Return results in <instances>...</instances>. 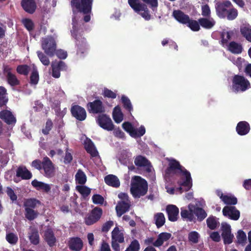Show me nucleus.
<instances>
[{
    "mask_svg": "<svg viewBox=\"0 0 251 251\" xmlns=\"http://www.w3.org/2000/svg\"><path fill=\"white\" fill-rule=\"evenodd\" d=\"M175 176L179 177V179L177 181L179 187L168 189L167 192L169 194H174L176 192L181 194L188 191L191 188L192 179L190 173L181 166L178 161L172 159L170 160L168 167L165 170V178L170 181L172 177Z\"/></svg>",
    "mask_w": 251,
    "mask_h": 251,
    "instance_id": "f257e3e1",
    "label": "nucleus"
},
{
    "mask_svg": "<svg viewBox=\"0 0 251 251\" xmlns=\"http://www.w3.org/2000/svg\"><path fill=\"white\" fill-rule=\"evenodd\" d=\"M147 181L140 176L132 177L130 183V192L134 198H140L145 196L148 192Z\"/></svg>",
    "mask_w": 251,
    "mask_h": 251,
    "instance_id": "f03ea898",
    "label": "nucleus"
},
{
    "mask_svg": "<svg viewBox=\"0 0 251 251\" xmlns=\"http://www.w3.org/2000/svg\"><path fill=\"white\" fill-rule=\"evenodd\" d=\"M232 90L236 92H244L251 87L249 81L243 75H234L232 78Z\"/></svg>",
    "mask_w": 251,
    "mask_h": 251,
    "instance_id": "7ed1b4c3",
    "label": "nucleus"
},
{
    "mask_svg": "<svg viewBox=\"0 0 251 251\" xmlns=\"http://www.w3.org/2000/svg\"><path fill=\"white\" fill-rule=\"evenodd\" d=\"M42 49L45 53L50 57L54 55L57 48L55 39L52 36H48L43 38L41 41Z\"/></svg>",
    "mask_w": 251,
    "mask_h": 251,
    "instance_id": "20e7f679",
    "label": "nucleus"
},
{
    "mask_svg": "<svg viewBox=\"0 0 251 251\" xmlns=\"http://www.w3.org/2000/svg\"><path fill=\"white\" fill-rule=\"evenodd\" d=\"M98 125L104 130L112 131L114 129V125L111 118L105 114H100L96 118Z\"/></svg>",
    "mask_w": 251,
    "mask_h": 251,
    "instance_id": "39448f33",
    "label": "nucleus"
},
{
    "mask_svg": "<svg viewBox=\"0 0 251 251\" xmlns=\"http://www.w3.org/2000/svg\"><path fill=\"white\" fill-rule=\"evenodd\" d=\"M231 7L232 4L228 0L217 2L215 4L217 15L220 18H226L228 9Z\"/></svg>",
    "mask_w": 251,
    "mask_h": 251,
    "instance_id": "423d86ee",
    "label": "nucleus"
},
{
    "mask_svg": "<svg viewBox=\"0 0 251 251\" xmlns=\"http://www.w3.org/2000/svg\"><path fill=\"white\" fill-rule=\"evenodd\" d=\"M86 108L89 113L102 114L105 112V107L102 101L99 99L94 100L92 102H89L86 105Z\"/></svg>",
    "mask_w": 251,
    "mask_h": 251,
    "instance_id": "0eeeda50",
    "label": "nucleus"
},
{
    "mask_svg": "<svg viewBox=\"0 0 251 251\" xmlns=\"http://www.w3.org/2000/svg\"><path fill=\"white\" fill-rule=\"evenodd\" d=\"M44 176L48 178L53 177L55 174V168L50 159L47 156L43 159V168Z\"/></svg>",
    "mask_w": 251,
    "mask_h": 251,
    "instance_id": "6e6552de",
    "label": "nucleus"
},
{
    "mask_svg": "<svg viewBox=\"0 0 251 251\" xmlns=\"http://www.w3.org/2000/svg\"><path fill=\"white\" fill-rule=\"evenodd\" d=\"M93 0H78L75 2L73 7L83 14H90L91 12Z\"/></svg>",
    "mask_w": 251,
    "mask_h": 251,
    "instance_id": "1a4fd4ad",
    "label": "nucleus"
},
{
    "mask_svg": "<svg viewBox=\"0 0 251 251\" xmlns=\"http://www.w3.org/2000/svg\"><path fill=\"white\" fill-rule=\"evenodd\" d=\"M102 210L101 208L96 207L91 212L90 214L85 219V223L88 226L93 225L97 222L101 217Z\"/></svg>",
    "mask_w": 251,
    "mask_h": 251,
    "instance_id": "9d476101",
    "label": "nucleus"
},
{
    "mask_svg": "<svg viewBox=\"0 0 251 251\" xmlns=\"http://www.w3.org/2000/svg\"><path fill=\"white\" fill-rule=\"evenodd\" d=\"M52 77L58 78L60 76V72L65 71L67 70V66L62 61H54L51 63Z\"/></svg>",
    "mask_w": 251,
    "mask_h": 251,
    "instance_id": "9b49d317",
    "label": "nucleus"
},
{
    "mask_svg": "<svg viewBox=\"0 0 251 251\" xmlns=\"http://www.w3.org/2000/svg\"><path fill=\"white\" fill-rule=\"evenodd\" d=\"M222 237L225 244H230L233 241L234 235L231 234V226L226 223H222Z\"/></svg>",
    "mask_w": 251,
    "mask_h": 251,
    "instance_id": "f8f14e48",
    "label": "nucleus"
},
{
    "mask_svg": "<svg viewBox=\"0 0 251 251\" xmlns=\"http://www.w3.org/2000/svg\"><path fill=\"white\" fill-rule=\"evenodd\" d=\"M0 119L7 125L13 126L17 122V119L13 113L8 110L4 109L0 111Z\"/></svg>",
    "mask_w": 251,
    "mask_h": 251,
    "instance_id": "ddd939ff",
    "label": "nucleus"
},
{
    "mask_svg": "<svg viewBox=\"0 0 251 251\" xmlns=\"http://www.w3.org/2000/svg\"><path fill=\"white\" fill-rule=\"evenodd\" d=\"M134 163L136 166L140 168H144L147 173L151 172L152 166L151 162L145 156L139 155L134 159Z\"/></svg>",
    "mask_w": 251,
    "mask_h": 251,
    "instance_id": "4468645a",
    "label": "nucleus"
},
{
    "mask_svg": "<svg viewBox=\"0 0 251 251\" xmlns=\"http://www.w3.org/2000/svg\"><path fill=\"white\" fill-rule=\"evenodd\" d=\"M70 111L72 116L78 121H82L86 118V110L80 105H72Z\"/></svg>",
    "mask_w": 251,
    "mask_h": 251,
    "instance_id": "2eb2a0df",
    "label": "nucleus"
},
{
    "mask_svg": "<svg viewBox=\"0 0 251 251\" xmlns=\"http://www.w3.org/2000/svg\"><path fill=\"white\" fill-rule=\"evenodd\" d=\"M126 132L133 138H137L143 136L146 132L145 127L141 126L139 129L133 127L131 123L126 122Z\"/></svg>",
    "mask_w": 251,
    "mask_h": 251,
    "instance_id": "dca6fc26",
    "label": "nucleus"
},
{
    "mask_svg": "<svg viewBox=\"0 0 251 251\" xmlns=\"http://www.w3.org/2000/svg\"><path fill=\"white\" fill-rule=\"evenodd\" d=\"M224 216L228 217L229 219L236 221L240 217V212L235 206H226L223 209Z\"/></svg>",
    "mask_w": 251,
    "mask_h": 251,
    "instance_id": "f3484780",
    "label": "nucleus"
},
{
    "mask_svg": "<svg viewBox=\"0 0 251 251\" xmlns=\"http://www.w3.org/2000/svg\"><path fill=\"white\" fill-rule=\"evenodd\" d=\"M188 209L190 212H193V215H195L199 222L202 221L207 216V213L201 207L193 204L188 205Z\"/></svg>",
    "mask_w": 251,
    "mask_h": 251,
    "instance_id": "a211bd4d",
    "label": "nucleus"
},
{
    "mask_svg": "<svg viewBox=\"0 0 251 251\" xmlns=\"http://www.w3.org/2000/svg\"><path fill=\"white\" fill-rule=\"evenodd\" d=\"M84 149L87 153H89L91 157H97L99 155V152L93 141L87 138L84 142Z\"/></svg>",
    "mask_w": 251,
    "mask_h": 251,
    "instance_id": "6ab92c4d",
    "label": "nucleus"
},
{
    "mask_svg": "<svg viewBox=\"0 0 251 251\" xmlns=\"http://www.w3.org/2000/svg\"><path fill=\"white\" fill-rule=\"evenodd\" d=\"M21 5L23 9L29 14L34 13L37 8L34 0H22Z\"/></svg>",
    "mask_w": 251,
    "mask_h": 251,
    "instance_id": "aec40b11",
    "label": "nucleus"
},
{
    "mask_svg": "<svg viewBox=\"0 0 251 251\" xmlns=\"http://www.w3.org/2000/svg\"><path fill=\"white\" fill-rule=\"evenodd\" d=\"M166 212L168 219L171 222L177 221L179 213V209L175 205H169L166 207Z\"/></svg>",
    "mask_w": 251,
    "mask_h": 251,
    "instance_id": "412c9836",
    "label": "nucleus"
},
{
    "mask_svg": "<svg viewBox=\"0 0 251 251\" xmlns=\"http://www.w3.org/2000/svg\"><path fill=\"white\" fill-rule=\"evenodd\" d=\"M250 124L246 121L239 122L236 127L237 133L241 136L247 135L250 131Z\"/></svg>",
    "mask_w": 251,
    "mask_h": 251,
    "instance_id": "4be33fe9",
    "label": "nucleus"
},
{
    "mask_svg": "<svg viewBox=\"0 0 251 251\" xmlns=\"http://www.w3.org/2000/svg\"><path fill=\"white\" fill-rule=\"evenodd\" d=\"M70 249L75 251H80L83 248V242L79 237L72 238L69 242Z\"/></svg>",
    "mask_w": 251,
    "mask_h": 251,
    "instance_id": "5701e85b",
    "label": "nucleus"
},
{
    "mask_svg": "<svg viewBox=\"0 0 251 251\" xmlns=\"http://www.w3.org/2000/svg\"><path fill=\"white\" fill-rule=\"evenodd\" d=\"M31 185L38 191H42L45 193H49L51 189L49 184L37 179H34L31 181Z\"/></svg>",
    "mask_w": 251,
    "mask_h": 251,
    "instance_id": "b1692460",
    "label": "nucleus"
},
{
    "mask_svg": "<svg viewBox=\"0 0 251 251\" xmlns=\"http://www.w3.org/2000/svg\"><path fill=\"white\" fill-rule=\"evenodd\" d=\"M16 176L22 179H29L32 176V173L24 166H19L16 171Z\"/></svg>",
    "mask_w": 251,
    "mask_h": 251,
    "instance_id": "393cba45",
    "label": "nucleus"
},
{
    "mask_svg": "<svg viewBox=\"0 0 251 251\" xmlns=\"http://www.w3.org/2000/svg\"><path fill=\"white\" fill-rule=\"evenodd\" d=\"M173 15L176 20L181 24H187L189 21V16L181 10H174Z\"/></svg>",
    "mask_w": 251,
    "mask_h": 251,
    "instance_id": "a878e982",
    "label": "nucleus"
},
{
    "mask_svg": "<svg viewBox=\"0 0 251 251\" xmlns=\"http://www.w3.org/2000/svg\"><path fill=\"white\" fill-rule=\"evenodd\" d=\"M44 236L45 241L50 247H52L55 245L56 239L52 229H47L45 231Z\"/></svg>",
    "mask_w": 251,
    "mask_h": 251,
    "instance_id": "bb28decb",
    "label": "nucleus"
},
{
    "mask_svg": "<svg viewBox=\"0 0 251 251\" xmlns=\"http://www.w3.org/2000/svg\"><path fill=\"white\" fill-rule=\"evenodd\" d=\"M171 234L168 232H162L160 233L155 241L153 243V246L159 247L161 246L164 242L168 241L171 237Z\"/></svg>",
    "mask_w": 251,
    "mask_h": 251,
    "instance_id": "cd10ccee",
    "label": "nucleus"
},
{
    "mask_svg": "<svg viewBox=\"0 0 251 251\" xmlns=\"http://www.w3.org/2000/svg\"><path fill=\"white\" fill-rule=\"evenodd\" d=\"M104 181L107 185L113 187L118 188L120 185L119 178L113 175H108L105 176Z\"/></svg>",
    "mask_w": 251,
    "mask_h": 251,
    "instance_id": "c85d7f7f",
    "label": "nucleus"
},
{
    "mask_svg": "<svg viewBox=\"0 0 251 251\" xmlns=\"http://www.w3.org/2000/svg\"><path fill=\"white\" fill-rule=\"evenodd\" d=\"M76 45L77 46V54L82 56L86 52L88 49L86 39L84 38H81L80 40L76 39Z\"/></svg>",
    "mask_w": 251,
    "mask_h": 251,
    "instance_id": "c756f323",
    "label": "nucleus"
},
{
    "mask_svg": "<svg viewBox=\"0 0 251 251\" xmlns=\"http://www.w3.org/2000/svg\"><path fill=\"white\" fill-rule=\"evenodd\" d=\"M228 50L234 54H240L242 52L243 48L241 44L232 41L228 44Z\"/></svg>",
    "mask_w": 251,
    "mask_h": 251,
    "instance_id": "7c9ffc66",
    "label": "nucleus"
},
{
    "mask_svg": "<svg viewBox=\"0 0 251 251\" xmlns=\"http://www.w3.org/2000/svg\"><path fill=\"white\" fill-rule=\"evenodd\" d=\"M198 21L200 25L205 29H211L215 25V22L213 18H201Z\"/></svg>",
    "mask_w": 251,
    "mask_h": 251,
    "instance_id": "2f4dec72",
    "label": "nucleus"
},
{
    "mask_svg": "<svg viewBox=\"0 0 251 251\" xmlns=\"http://www.w3.org/2000/svg\"><path fill=\"white\" fill-rule=\"evenodd\" d=\"M128 3L136 13H139L141 10H143L144 7L146 8V5L141 3L139 0H128Z\"/></svg>",
    "mask_w": 251,
    "mask_h": 251,
    "instance_id": "473e14b6",
    "label": "nucleus"
},
{
    "mask_svg": "<svg viewBox=\"0 0 251 251\" xmlns=\"http://www.w3.org/2000/svg\"><path fill=\"white\" fill-rule=\"evenodd\" d=\"M28 237L31 244L37 245L39 243V234L38 231L36 229H32L29 233Z\"/></svg>",
    "mask_w": 251,
    "mask_h": 251,
    "instance_id": "72a5a7b5",
    "label": "nucleus"
},
{
    "mask_svg": "<svg viewBox=\"0 0 251 251\" xmlns=\"http://www.w3.org/2000/svg\"><path fill=\"white\" fill-rule=\"evenodd\" d=\"M112 117L114 121L118 124L121 123L123 120V114L119 106H117L114 108Z\"/></svg>",
    "mask_w": 251,
    "mask_h": 251,
    "instance_id": "f704fd0d",
    "label": "nucleus"
},
{
    "mask_svg": "<svg viewBox=\"0 0 251 251\" xmlns=\"http://www.w3.org/2000/svg\"><path fill=\"white\" fill-rule=\"evenodd\" d=\"M41 202L39 200L35 198H30L26 199L24 203L25 208H28L29 209H34L37 205H40Z\"/></svg>",
    "mask_w": 251,
    "mask_h": 251,
    "instance_id": "c9c22d12",
    "label": "nucleus"
},
{
    "mask_svg": "<svg viewBox=\"0 0 251 251\" xmlns=\"http://www.w3.org/2000/svg\"><path fill=\"white\" fill-rule=\"evenodd\" d=\"M154 220L156 227L159 228L162 227L165 223V218L163 213H157L154 215Z\"/></svg>",
    "mask_w": 251,
    "mask_h": 251,
    "instance_id": "e433bc0d",
    "label": "nucleus"
},
{
    "mask_svg": "<svg viewBox=\"0 0 251 251\" xmlns=\"http://www.w3.org/2000/svg\"><path fill=\"white\" fill-rule=\"evenodd\" d=\"M39 215V213L37 210L29 209L28 208H25V217L29 221H31L36 219Z\"/></svg>",
    "mask_w": 251,
    "mask_h": 251,
    "instance_id": "4c0bfd02",
    "label": "nucleus"
},
{
    "mask_svg": "<svg viewBox=\"0 0 251 251\" xmlns=\"http://www.w3.org/2000/svg\"><path fill=\"white\" fill-rule=\"evenodd\" d=\"M220 199L224 201V202L228 205H235L237 203V199L234 196H229L227 195H224L221 193Z\"/></svg>",
    "mask_w": 251,
    "mask_h": 251,
    "instance_id": "58836bf2",
    "label": "nucleus"
},
{
    "mask_svg": "<svg viewBox=\"0 0 251 251\" xmlns=\"http://www.w3.org/2000/svg\"><path fill=\"white\" fill-rule=\"evenodd\" d=\"M8 83L11 86H15L20 84V81L17 78L15 75L9 73L6 75Z\"/></svg>",
    "mask_w": 251,
    "mask_h": 251,
    "instance_id": "ea45409f",
    "label": "nucleus"
},
{
    "mask_svg": "<svg viewBox=\"0 0 251 251\" xmlns=\"http://www.w3.org/2000/svg\"><path fill=\"white\" fill-rule=\"evenodd\" d=\"M200 238V234L196 231L190 232L188 234V241L191 244H197Z\"/></svg>",
    "mask_w": 251,
    "mask_h": 251,
    "instance_id": "a19ab883",
    "label": "nucleus"
},
{
    "mask_svg": "<svg viewBox=\"0 0 251 251\" xmlns=\"http://www.w3.org/2000/svg\"><path fill=\"white\" fill-rule=\"evenodd\" d=\"M86 176L84 173L79 170L75 175L76 183L80 185H83L86 182Z\"/></svg>",
    "mask_w": 251,
    "mask_h": 251,
    "instance_id": "79ce46f5",
    "label": "nucleus"
},
{
    "mask_svg": "<svg viewBox=\"0 0 251 251\" xmlns=\"http://www.w3.org/2000/svg\"><path fill=\"white\" fill-rule=\"evenodd\" d=\"M116 211L117 216L119 217L126 213V201H118L116 206Z\"/></svg>",
    "mask_w": 251,
    "mask_h": 251,
    "instance_id": "37998d69",
    "label": "nucleus"
},
{
    "mask_svg": "<svg viewBox=\"0 0 251 251\" xmlns=\"http://www.w3.org/2000/svg\"><path fill=\"white\" fill-rule=\"evenodd\" d=\"M226 17L228 20L232 21L235 20L238 15V10L233 7L232 5V7H230L226 15Z\"/></svg>",
    "mask_w": 251,
    "mask_h": 251,
    "instance_id": "c03bdc74",
    "label": "nucleus"
},
{
    "mask_svg": "<svg viewBox=\"0 0 251 251\" xmlns=\"http://www.w3.org/2000/svg\"><path fill=\"white\" fill-rule=\"evenodd\" d=\"M76 190L84 197H87L91 193V189L83 185H77Z\"/></svg>",
    "mask_w": 251,
    "mask_h": 251,
    "instance_id": "a18cd8bd",
    "label": "nucleus"
},
{
    "mask_svg": "<svg viewBox=\"0 0 251 251\" xmlns=\"http://www.w3.org/2000/svg\"><path fill=\"white\" fill-rule=\"evenodd\" d=\"M30 68L27 65H20L17 66L16 71L17 72L20 74L24 75H27Z\"/></svg>",
    "mask_w": 251,
    "mask_h": 251,
    "instance_id": "49530a36",
    "label": "nucleus"
},
{
    "mask_svg": "<svg viewBox=\"0 0 251 251\" xmlns=\"http://www.w3.org/2000/svg\"><path fill=\"white\" fill-rule=\"evenodd\" d=\"M5 238L6 241L11 245H16L18 241L17 235L13 232L7 233Z\"/></svg>",
    "mask_w": 251,
    "mask_h": 251,
    "instance_id": "de8ad7c7",
    "label": "nucleus"
},
{
    "mask_svg": "<svg viewBox=\"0 0 251 251\" xmlns=\"http://www.w3.org/2000/svg\"><path fill=\"white\" fill-rule=\"evenodd\" d=\"M240 32L242 36L250 42H251V28L246 26L240 28Z\"/></svg>",
    "mask_w": 251,
    "mask_h": 251,
    "instance_id": "09e8293b",
    "label": "nucleus"
},
{
    "mask_svg": "<svg viewBox=\"0 0 251 251\" xmlns=\"http://www.w3.org/2000/svg\"><path fill=\"white\" fill-rule=\"evenodd\" d=\"M187 25L192 31H198L200 29L199 21L189 19V21L187 23Z\"/></svg>",
    "mask_w": 251,
    "mask_h": 251,
    "instance_id": "8fccbe9b",
    "label": "nucleus"
},
{
    "mask_svg": "<svg viewBox=\"0 0 251 251\" xmlns=\"http://www.w3.org/2000/svg\"><path fill=\"white\" fill-rule=\"evenodd\" d=\"M37 54L40 61L45 66H49L50 63V60L48 57L43 52L41 51H37Z\"/></svg>",
    "mask_w": 251,
    "mask_h": 251,
    "instance_id": "3c124183",
    "label": "nucleus"
},
{
    "mask_svg": "<svg viewBox=\"0 0 251 251\" xmlns=\"http://www.w3.org/2000/svg\"><path fill=\"white\" fill-rule=\"evenodd\" d=\"M140 249V245L139 241L136 239H134L126 248V251H139Z\"/></svg>",
    "mask_w": 251,
    "mask_h": 251,
    "instance_id": "603ef678",
    "label": "nucleus"
},
{
    "mask_svg": "<svg viewBox=\"0 0 251 251\" xmlns=\"http://www.w3.org/2000/svg\"><path fill=\"white\" fill-rule=\"evenodd\" d=\"M206 224L208 227L211 230L216 229L218 225L215 217L214 216L209 217L206 220Z\"/></svg>",
    "mask_w": 251,
    "mask_h": 251,
    "instance_id": "864d4df0",
    "label": "nucleus"
},
{
    "mask_svg": "<svg viewBox=\"0 0 251 251\" xmlns=\"http://www.w3.org/2000/svg\"><path fill=\"white\" fill-rule=\"evenodd\" d=\"M39 79L38 71L36 69H34L32 71L30 76V83L33 85H36L38 82Z\"/></svg>",
    "mask_w": 251,
    "mask_h": 251,
    "instance_id": "5fc2aeb1",
    "label": "nucleus"
},
{
    "mask_svg": "<svg viewBox=\"0 0 251 251\" xmlns=\"http://www.w3.org/2000/svg\"><path fill=\"white\" fill-rule=\"evenodd\" d=\"M22 22L28 31H31L33 30L34 24L31 19L25 18L22 20Z\"/></svg>",
    "mask_w": 251,
    "mask_h": 251,
    "instance_id": "6e6d98bb",
    "label": "nucleus"
},
{
    "mask_svg": "<svg viewBox=\"0 0 251 251\" xmlns=\"http://www.w3.org/2000/svg\"><path fill=\"white\" fill-rule=\"evenodd\" d=\"M231 39V32L229 31L223 32L221 34V44L224 46H228V41Z\"/></svg>",
    "mask_w": 251,
    "mask_h": 251,
    "instance_id": "4d7b16f0",
    "label": "nucleus"
},
{
    "mask_svg": "<svg viewBox=\"0 0 251 251\" xmlns=\"http://www.w3.org/2000/svg\"><path fill=\"white\" fill-rule=\"evenodd\" d=\"M237 242L239 244H244L247 241V236L244 231L239 230L237 235Z\"/></svg>",
    "mask_w": 251,
    "mask_h": 251,
    "instance_id": "13d9d810",
    "label": "nucleus"
},
{
    "mask_svg": "<svg viewBox=\"0 0 251 251\" xmlns=\"http://www.w3.org/2000/svg\"><path fill=\"white\" fill-rule=\"evenodd\" d=\"M53 127V123L50 119H48L46 123L45 127L42 130V133L44 135H48L50 131Z\"/></svg>",
    "mask_w": 251,
    "mask_h": 251,
    "instance_id": "bf43d9fd",
    "label": "nucleus"
},
{
    "mask_svg": "<svg viewBox=\"0 0 251 251\" xmlns=\"http://www.w3.org/2000/svg\"><path fill=\"white\" fill-rule=\"evenodd\" d=\"M181 216L183 219L187 218L190 221H192L193 220L194 216L192 212H190L189 210L181 209L180 212Z\"/></svg>",
    "mask_w": 251,
    "mask_h": 251,
    "instance_id": "052dcab7",
    "label": "nucleus"
},
{
    "mask_svg": "<svg viewBox=\"0 0 251 251\" xmlns=\"http://www.w3.org/2000/svg\"><path fill=\"white\" fill-rule=\"evenodd\" d=\"M72 25L73 27L72 30H71V33L72 36L76 39L78 28L77 26V20L75 16L72 18Z\"/></svg>",
    "mask_w": 251,
    "mask_h": 251,
    "instance_id": "680f3d73",
    "label": "nucleus"
},
{
    "mask_svg": "<svg viewBox=\"0 0 251 251\" xmlns=\"http://www.w3.org/2000/svg\"><path fill=\"white\" fill-rule=\"evenodd\" d=\"M93 202L96 204H103L104 199L103 197L99 194H95L92 197Z\"/></svg>",
    "mask_w": 251,
    "mask_h": 251,
    "instance_id": "e2e57ef3",
    "label": "nucleus"
},
{
    "mask_svg": "<svg viewBox=\"0 0 251 251\" xmlns=\"http://www.w3.org/2000/svg\"><path fill=\"white\" fill-rule=\"evenodd\" d=\"M102 95L105 98H111L113 99L116 98L117 96L116 93L106 88L104 89Z\"/></svg>",
    "mask_w": 251,
    "mask_h": 251,
    "instance_id": "0e129e2a",
    "label": "nucleus"
},
{
    "mask_svg": "<svg viewBox=\"0 0 251 251\" xmlns=\"http://www.w3.org/2000/svg\"><path fill=\"white\" fill-rule=\"evenodd\" d=\"M6 192L10 199L13 202L17 200V196L14 190L10 187H7Z\"/></svg>",
    "mask_w": 251,
    "mask_h": 251,
    "instance_id": "69168bd1",
    "label": "nucleus"
},
{
    "mask_svg": "<svg viewBox=\"0 0 251 251\" xmlns=\"http://www.w3.org/2000/svg\"><path fill=\"white\" fill-rule=\"evenodd\" d=\"M144 2L148 4L153 11L156 10L158 7L157 0H142Z\"/></svg>",
    "mask_w": 251,
    "mask_h": 251,
    "instance_id": "338daca9",
    "label": "nucleus"
},
{
    "mask_svg": "<svg viewBox=\"0 0 251 251\" xmlns=\"http://www.w3.org/2000/svg\"><path fill=\"white\" fill-rule=\"evenodd\" d=\"M211 14V11L209 5L205 4L201 6V15L205 17H209Z\"/></svg>",
    "mask_w": 251,
    "mask_h": 251,
    "instance_id": "774afa93",
    "label": "nucleus"
}]
</instances>
